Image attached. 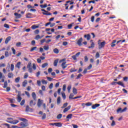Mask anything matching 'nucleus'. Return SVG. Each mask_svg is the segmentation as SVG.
<instances>
[{"instance_id": "obj_50", "label": "nucleus", "mask_w": 128, "mask_h": 128, "mask_svg": "<svg viewBox=\"0 0 128 128\" xmlns=\"http://www.w3.org/2000/svg\"><path fill=\"white\" fill-rule=\"evenodd\" d=\"M36 48H38V47L36 46L34 47L30 50V52H34V50H36Z\"/></svg>"}, {"instance_id": "obj_46", "label": "nucleus", "mask_w": 128, "mask_h": 128, "mask_svg": "<svg viewBox=\"0 0 128 128\" xmlns=\"http://www.w3.org/2000/svg\"><path fill=\"white\" fill-rule=\"evenodd\" d=\"M42 82L43 84H48V81L44 80H42Z\"/></svg>"}, {"instance_id": "obj_6", "label": "nucleus", "mask_w": 128, "mask_h": 128, "mask_svg": "<svg viewBox=\"0 0 128 128\" xmlns=\"http://www.w3.org/2000/svg\"><path fill=\"white\" fill-rule=\"evenodd\" d=\"M42 102H44L43 100H40V99L38 100V104H37V106H38V108H40L42 104Z\"/></svg>"}, {"instance_id": "obj_2", "label": "nucleus", "mask_w": 128, "mask_h": 128, "mask_svg": "<svg viewBox=\"0 0 128 128\" xmlns=\"http://www.w3.org/2000/svg\"><path fill=\"white\" fill-rule=\"evenodd\" d=\"M98 46L99 50H102V48H104V46H106V42H98Z\"/></svg>"}, {"instance_id": "obj_42", "label": "nucleus", "mask_w": 128, "mask_h": 128, "mask_svg": "<svg viewBox=\"0 0 128 128\" xmlns=\"http://www.w3.org/2000/svg\"><path fill=\"white\" fill-rule=\"evenodd\" d=\"M42 14H44V16H52V14L51 13H48V12H47V13H46V12H42Z\"/></svg>"}, {"instance_id": "obj_28", "label": "nucleus", "mask_w": 128, "mask_h": 128, "mask_svg": "<svg viewBox=\"0 0 128 128\" xmlns=\"http://www.w3.org/2000/svg\"><path fill=\"white\" fill-rule=\"evenodd\" d=\"M40 6L41 8H46L48 6V4H45L44 5L40 4Z\"/></svg>"}, {"instance_id": "obj_54", "label": "nucleus", "mask_w": 128, "mask_h": 128, "mask_svg": "<svg viewBox=\"0 0 128 128\" xmlns=\"http://www.w3.org/2000/svg\"><path fill=\"white\" fill-rule=\"evenodd\" d=\"M12 50L13 52V54H16V50L14 48V47L12 48Z\"/></svg>"}, {"instance_id": "obj_36", "label": "nucleus", "mask_w": 128, "mask_h": 128, "mask_svg": "<svg viewBox=\"0 0 128 128\" xmlns=\"http://www.w3.org/2000/svg\"><path fill=\"white\" fill-rule=\"evenodd\" d=\"M60 104V96H58L57 98V104Z\"/></svg>"}, {"instance_id": "obj_17", "label": "nucleus", "mask_w": 128, "mask_h": 128, "mask_svg": "<svg viewBox=\"0 0 128 128\" xmlns=\"http://www.w3.org/2000/svg\"><path fill=\"white\" fill-rule=\"evenodd\" d=\"M20 126L22 127H20L21 128H26V126H28V125L26 124V123H24V122H22L20 124Z\"/></svg>"}, {"instance_id": "obj_45", "label": "nucleus", "mask_w": 128, "mask_h": 128, "mask_svg": "<svg viewBox=\"0 0 128 128\" xmlns=\"http://www.w3.org/2000/svg\"><path fill=\"white\" fill-rule=\"evenodd\" d=\"M80 76H82V74H79L76 78V80H80Z\"/></svg>"}, {"instance_id": "obj_7", "label": "nucleus", "mask_w": 128, "mask_h": 128, "mask_svg": "<svg viewBox=\"0 0 128 128\" xmlns=\"http://www.w3.org/2000/svg\"><path fill=\"white\" fill-rule=\"evenodd\" d=\"M66 64V62H62L61 64V66L63 70H64V68H68V64Z\"/></svg>"}, {"instance_id": "obj_8", "label": "nucleus", "mask_w": 128, "mask_h": 128, "mask_svg": "<svg viewBox=\"0 0 128 128\" xmlns=\"http://www.w3.org/2000/svg\"><path fill=\"white\" fill-rule=\"evenodd\" d=\"M18 98H17V100L18 102H20L22 101V97H20V92H18Z\"/></svg>"}, {"instance_id": "obj_48", "label": "nucleus", "mask_w": 128, "mask_h": 128, "mask_svg": "<svg viewBox=\"0 0 128 128\" xmlns=\"http://www.w3.org/2000/svg\"><path fill=\"white\" fill-rule=\"evenodd\" d=\"M68 106V102H66L63 104V106L62 107V108H64Z\"/></svg>"}, {"instance_id": "obj_55", "label": "nucleus", "mask_w": 128, "mask_h": 128, "mask_svg": "<svg viewBox=\"0 0 128 128\" xmlns=\"http://www.w3.org/2000/svg\"><path fill=\"white\" fill-rule=\"evenodd\" d=\"M46 114H44L42 116V120H46Z\"/></svg>"}, {"instance_id": "obj_12", "label": "nucleus", "mask_w": 128, "mask_h": 128, "mask_svg": "<svg viewBox=\"0 0 128 128\" xmlns=\"http://www.w3.org/2000/svg\"><path fill=\"white\" fill-rule=\"evenodd\" d=\"M84 38H86L87 40H90V34H85L84 35Z\"/></svg>"}, {"instance_id": "obj_44", "label": "nucleus", "mask_w": 128, "mask_h": 128, "mask_svg": "<svg viewBox=\"0 0 128 128\" xmlns=\"http://www.w3.org/2000/svg\"><path fill=\"white\" fill-rule=\"evenodd\" d=\"M72 24H74V23H72V24H68V30H70V28H72Z\"/></svg>"}, {"instance_id": "obj_9", "label": "nucleus", "mask_w": 128, "mask_h": 128, "mask_svg": "<svg viewBox=\"0 0 128 128\" xmlns=\"http://www.w3.org/2000/svg\"><path fill=\"white\" fill-rule=\"evenodd\" d=\"M98 106H100V104H93L92 106V110H96V108H98Z\"/></svg>"}, {"instance_id": "obj_56", "label": "nucleus", "mask_w": 128, "mask_h": 128, "mask_svg": "<svg viewBox=\"0 0 128 128\" xmlns=\"http://www.w3.org/2000/svg\"><path fill=\"white\" fill-rule=\"evenodd\" d=\"M37 84L39 86H40V84H42V82H40V80H37Z\"/></svg>"}, {"instance_id": "obj_62", "label": "nucleus", "mask_w": 128, "mask_h": 128, "mask_svg": "<svg viewBox=\"0 0 128 128\" xmlns=\"http://www.w3.org/2000/svg\"><path fill=\"white\" fill-rule=\"evenodd\" d=\"M4 28H10V26L8 24H4Z\"/></svg>"}, {"instance_id": "obj_49", "label": "nucleus", "mask_w": 128, "mask_h": 128, "mask_svg": "<svg viewBox=\"0 0 128 128\" xmlns=\"http://www.w3.org/2000/svg\"><path fill=\"white\" fill-rule=\"evenodd\" d=\"M44 50H48V48H50V47H48V46H44Z\"/></svg>"}, {"instance_id": "obj_31", "label": "nucleus", "mask_w": 128, "mask_h": 128, "mask_svg": "<svg viewBox=\"0 0 128 128\" xmlns=\"http://www.w3.org/2000/svg\"><path fill=\"white\" fill-rule=\"evenodd\" d=\"M58 60H56L54 61V66H58Z\"/></svg>"}, {"instance_id": "obj_41", "label": "nucleus", "mask_w": 128, "mask_h": 128, "mask_svg": "<svg viewBox=\"0 0 128 128\" xmlns=\"http://www.w3.org/2000/svg\"><path fill=\"white\" fill-rule=\"evenodd\" d=\"M126 42V40H118L116 42V44H118L120 42Z\"/></svg>"}, {"instance_id": "obj_22", "label": "nucleus", "mask_w": 128, "mask_h": 128, "mask_svg": "<svg viewBox=\"0 0 128 128\" xmlns=\"http://www.w3.org/2000/svg\"><path fill=\"white\" fill-rule=\"evenodd\" d=\"M32 98H33L34 100H36V93L34 92H32Z\"/></svg>"}, {"instance_id": "obj_11", "label": "nucleus", "mask_w": 128, "mask_h": 128, "mask_svg": "<svg viewBox=\"0 0 128 128\" xmlns=\"http://www.w3.org/2000/svg\"><path fill=\"white\" fill-rule=\"evenodd\" d=\"M11 38H12V37H10V36H9L7 38H6V39L5 40V44H8V42H10V40Z\"/></svg>"}, {"instance_id": "obj_21", "label": "nucleus", "mask_w": 128, "mask_h": 128, "mask_svg": "<svg viewBox=\"0 0 128 128\" xmlns=\"http://www.w3.org/2000/svg\"><path fill=\"white\" fill-rule=\"evenodd\" d=\"M8 76L9 78H14V74L12 72H9L8 74Z\"/></svg>"}, {"instance_id": "obj_58", "label": "nucleus", "mask_w": 128, "mask_h": 128, "mask_svg": "<svg viewBox=\"0 0 128 128\" xmlns=\"http://www.w3.org/2000/svg\"><path fill=\"white\" fill-rule=\"evenodd\" d=\"M96 58H100V53H98V52L96 53Z\"/></svg>"}, {"instance_id": "obj_63", "label": "nucleus", "mask_w": 128, "mask_h": 128, "mask_svg": "<svg viewBox=\"0 0 128 128\" xmlns=\"http://www.w3.org/2000/svg\"><path fill=\"white\" fill-rule=\"evenodd\" d=\"M76 70L74 69V68H72L70 70V72H76Z\"/></svg>"}, {"instance_id": "obj_4", "label": "nucleus", "mask_w": 128, "mask_h": 128, "mask_svg": "<svg viewBox=\"0 0 128 128\" xmlns=\"http://www.w3.org/2000/svg\"><path fill=\"white\" fill-rule=\"evenodd\" d=\"M27 68L28 69V72L30 73L32 72V63L29 62L27 65Z\"/></svg>"}, {"instance_id": "obj_27", "label": "nucleus", "mask_w": 128, "mask_h": 128, "mask_svg": "<svg viewBox=\"0 0 128 128\" xmlns=\"http://www.w3.org/2000/svg\"><path fill=\"white\" fill-rule=\"evenodd\" d=\"M20 62H18L16 65V68H20Z\"/></svg>"}, {"instance_id": "obj_3", "label": "nucleus", "mask_w": 128, "mask_h": 128, "mask_svg": "<svg viewBox=\"0 0 128 128\" xmlns=\"http://www.w3.org/2000/svg\"><path fill=\"white\" fill-rule=\"evenodd\" d=\"M126 110H128V108L126 107L124 108L123 110L122 109V108H118L116 112H118H118H125L126 111Z\"/></svg>"}, {"instance_id": "obj_43", "label": "nucleus", "mask_w": 128, "mask_h": 128, "mask_svg": "<svg viewBox=\"0 0 128 128\" xmlns=\"http://www.w3.org/2000/svg\"><path fill=\"white\" fill-rule=\"evenodd\" d=\"M66 84H64L63 85V86H62L63 92H66Z\"/></svg>"}, {"instance_id": "obj_39", "label": "nucleus", "mask_w": 128, "mask_h": 128, "mask_svg": "<svg viewBox=\"0 0 128 128\" xmlns=\"http://www.w3.org/2000/svg\"><path fill=\"white\" fill-rule=\"evenodd\" d=\"M32 16V14H30V13H28V14H26V18H32V16Z\"/></svg>"}, {"instance_id": "obj_15", "label": "nucleus", "mask_w": 128, "mask_h": 128, "mask_svg": "<svg viewBox=\"0 0 128 128\" xmlns=\"http://www.w3.org/2000/svg\"><path fill=\"white\" fill-rule=\"evenodd\" d=\"M90 42H92L90 46L88 47V48H94V43L92 42V40H90Z\"/></svg>"}, {"instance_id": "obj_32", "label": "nucleus", "mask_w": 128, "mask_h": 128, "mask_svg": "<svg viewBox=\"0 0 128 128\" xmlns=\"http://www.w3.org/2000/svg\"><path fill=\"white\" fill-rule=\"evenodd\" d=\"M72 92L74 94H78V90H76V88H74Z\"/></svg>"}, {"instance_id": "obj_26", "label": "nucleus", "mask_w": 128, "mask_h": 128, "mask_svg": "<svg viewBox=\"0 0 128 128\" xmlns=\"http://www.w3.org/2000/svg\"><path fill=\"white\" fill-rule=\"evenodd\" d=\"M30 106H36V103L34 104V100H31L30 102Z\"/></svg>"}, {"instance_id": "obj_1", "label": "nucleus", "mask_w": 128, "mask_h": 128, "mask_svg": "<svg viewBox=\"0 0 128 128\" xmlns=\"http://www.w3.org/2000/svg\"><path fill=\"white\" fill-rule=\"evenodd\" d=\"M116 84H118L119 86H122V88H126V86H124V84L122 82V81H119L118 82H112V86H116Z\"/></svg>"}, {"instance_id": "obj_47", "label": "nucleus", "mask_w": 128, "mask_h": 128, "mask_svg": "<svg viewBox=\"0 0 128 128\" xmlns=\"http://www.w3.org/2000/svg\"><path fill=\"white\" fill-rule=\"evenodd\" d=\"M42 38V36H40V35H37V36H36V40H40V38Z\"/></svg>"}, {"instance_id": "obj_20", "label": "nucleus", "mask_w": 128, "mask_h": 128, "mask_svg": "<svg viewBox=\"0 0 128 128\" xmlns=\"http://www.w3.org/2000/svg\"><path fill=\"white\" fill-rule=\"evenodd\" d=\"M71 106H68L67 108H65L63 111V112H66L69 110L70 109Z\"/></svg>"}, {"instance_id": "obj_13", "label": "nucleus", "mask_w": 128, "mask_h": 128, "mask_svg": "<svg viewBox=\"0 0 128 128\" xmlns=\"http://www.w3.org/2000/svg\"><path fill=\"white\" fill-rule=\"evenodd\" d=\"M32 108H30V106H26V112H32Z\"/></svg>"}, {"instance_id": "obj_59", "label": "nucleus", "mask_w": 128, "mask_h": 128, "mask_svg": "<svg viewBox=\"0 0 128 128\" xmlns=\"http://www.w3.org/2000/svg\"><path fill=\"white\" fill-rule=\"evenodd\" d=\"M88 68H85L82 72V74H86V72H88Z\"/></svg>"}, {"instance_id": "obj_37", "label": "nucleus", "mask_w": 128, "mask_h": 128, "mask_svg": "<svg viewBox=\"0 0 128 128\" xmlns=\"http://www.w3.org/2000/svg\"><path fill=\"white\" fill-rule=\"evenodd\" d=\"M54 52V54H58L59 51H58V49L55 48L53 50Z\"/></svg>"}, {"instance_id": "obj_24", "label": "nucleus", "mask_w": 128, "mask_h": 128, "mask_svg": "<svg viewBox=\"0 0 128 128\" xmlns=\"http://www.w3.org/2000/svg\"><path fill=\"white\" fill-rule=\"evenodd\" d=\"M10 68L11 72H14V64H10Z\"/></svg>"}, {"instance_id": "obj_53", "label": "nucleus", "mask_w": 128, "mask_h": 128, "mask_svg": "<svg viewBox=\"0 0 128 128\" xmlns=\"http://www.w3.org/2000/svg\"><path fill=\"white\" fill-rule=\"evenodd\" d=\"M32 68L35 70H36V64L34 63L32 64Z\"/></svg>"}, {"instance_id": "obj_10", "label": "nucleus", "mask_w": 128, "mask_h": 128, "mask_svg": "<svg viewBox=\"0 0 128 128\" xmlns=\"http://www.w3.org/2000/svg\"><path fill=\"white\" fill-rule=\"evenodd\" d=\"M82 38H80L77 42V44L80 46H82Z\"/></svg>"}, {"instance_id": "obj_61", "label": "nucleus", "mask_w": 128, "mask_h": 128, "mask_svg": "<svg viewBox=\"0 0 128 128\" xmlns=\"http://www.w3.org/2000/svg\"><path fill=\"white\" fill-rule=\"evenodd\" d=\"M8 56H9L8 52V51L5 52V56L6 58H8Z\"/></svg>"}, {"instance_id": "obj_38", "label": "nucleus", "mask_w": 128, "mask_h": 128, "mask_svg": "<svg viewBox=\"0 0 128 128\" xmlns=\"http://www.w3.org/2000/svg\"><path fill=\"white\" fill-rule=\"evenodd\" d=\"M20 78L18 77L15 79V82H20Z\"/></svg>"}, {"instance_id": "obj_19", "label": "nucleus", "mask_w": 128, "mask_h": 128, "mask_svg": "<svg viewBox=\"0 0 128 128\" xmlns=\"http://www.w3.org/2000/svg\"><path fill=\"white\" fill-rule=\"evenodd\" d=\"M84 104H85V106H92V103L90 102H87V103H86L85 104H82V106H84Z\"/></svg>"}, {"instance_id": "obj_64", "label": "nucleus", "mask_w": 128, "mask_h": 128, "mask_svg": "<svg viewBox=\"0 0 128 128\" xmlns=\"http://www.w3.org/2000/svg\"><path fill=\"white\" fill-rule=\"evenodd\" d=\"M12 128H22L18 127V126H12Z\"/></svg>"}, {"instance_id": "obj_60", "label": "nucleus", "mask_w": 128, "mask_h": 128, "mask_svg": "<svg viewBox=\"0 0 128 128\" xmlns=\"http://www.w3.org/2000/svg\"><path fill=\"white\" fill-rule=\"evenodd\" d=\"M25 94H26V96H28V98H30V93L26 91H25Z\"/></svg>"}, {"instance_id": "obj_33", "label": "nucleus", "mask_w": 128, "mask_h": 128, "mask_svg": "<svg viewBox=\"0 0 128 128\" xmlns=\"http://www.w3.org/2000/svg\"><path fill=\"white\" fill-rule=\"evenodd\" d=\"M38 28V26H36V24L32 26L31 27V28H32V30H36V28Z\"/></svg>"}, {"instance_id": "obj_40", "label": "nucleus", "mask_w": 128, "mask_h": 128, "mask_svg": "<svg viewBox=\"0 0 128 128\" xmlns=\"http://www.w3.org/2000/svg\"><path fill=\"white\" fill-rule=\"evenodd\" d=\"M62 96L64 100H66V94H64V92H62Z\"/></svg>"}, {"instance_id": "obj_35", "label": "nucleus", "mask_w": 128, "mask_h": 128, "mask_svg": "<svg viewBox=\"0 0 128 128\" xmlns=\"http://www.w3.org/2000/svg\"><path fill=\"white\" fill-rule=\"evenodd\" d=\"M72 118V114H68L66 116V118H68L69 120H70V118Z\"/></svg>"}, {"instance_id": "obj_29", "label": "nucleus", "mask_w": 128, "mask_h": 128, "mask_svg": "<svg viewBox=\"0 0 128 128\" xmlns=\"http://www.w3.org/2000/svg\"><path fill=\"white\" fill-rule=\"evenodd\" d=\"M62 114H58L56 118H57L58 120H60V118H62Z\"/></svg>"}, {"instance_id": "obj_34", "label": "nucleus", "mask_w": 128, "mask_h": 128, "mask_svg": "<svg viewBox=\"0 0 128 128\" xmlns=\"http://www.w3.org/2000/svg\"><path fill=\"white\" fill-rule=\"evenodd\" d=\"M8 87V82L6 81L4 82V88H6Z\"/></svg>"}, {"instance_id": "obj_51", "label": "nucleus", "mask_w": 128, "mask_h": 128, "mask_svg": "<svg viewBox=\"0 0 128 128\" xmlns=\"http://www.w3.org/2000/svg\"><path fill=\"white\" fill-rule=\"evenodd\" d=\"M24 102H26V100H22L20 104V106H24Z\"/></svg>"}, {"instance_id": "obj_14", "label": "nucleus", "mask_w": 128, "mask_h": 128, "mask_svg": "<svg viewBox=\"0 0 128 128\" xmlns=\"http://www.w3.org/2000/svg\"><path fill=\"white\" fill-rule=\"evenodd\" d=\"M14 14L16 18H22V14H18V12H15Z\"/></svg>"}, {"instance_id": "obj_25", "label": "nucleus", "mask_w": 128, "mask_h": 128, "mask_svg": "<svg viewBox=\"0 0 128 128\" xmlns=\"http://www.w3.org/2000/svg\"><path fill=\"white\" fill-rule=\"evenodd\" d=\"M74 94L71 93L69 96V100H74Z\"/></svg>"}, {"instance_id": "obj_5", "label": "nucleus", "mask_w": 128, "mask_h": 128, "mask_svg": "<svg viewBox=\"0 0 128 128\" xmlns=\"http://www.w3.org/2000/svg\"><path fill=\"white\" fill-rule=\"evenodd\" d=\"M7 122H9V124H18V122H20V121L15 120L12 121H7Z\"/></svg>"}, {"instance_id": "obj_18", "label": "nucleus", "mask_w": 128, "mask_h": 128, "mask_svg": "<svg viewBox=\"0 0 128 128\" xmlns=\"http://www.w3.org/2000/svg\"><path fill=\"white\" fill-rule=\"evenodd\" d=\"M19 120H21V122H28V120L24 118H18Z\"/></svg>"}, {"instance_id": "obj_16", "label": "nucleus", "mask_w": 128, "mask_h": 128, "mask_svg": "<svg viewBox=\"0 0 128 128\" xmlns=\"http://www.w3.org/2000/svg\"><path fill=\"white\" fill-rule=\"evenodd\" d=\"M55 126L58 128H61V126H62V124L60 122H55Z\"/></svg>"}, {"instance_id": "obj_57", "label": "nucleus", "mask_w": 128, "mask_h": 128, "mask_svg": "<svg viewBox=\"0 0 128 128\" xmlns=\"http://www.w3.org/2000/svg\"><path fill=\"white\" fill-rule=\"evenodd\" d=\"M46 78L48 80H49V82H52L53 80L52 78L50 77H48V76H47Z\"/></svg>"}, {"instance_id": "obj_52", "label": "nucleus", "mask_w": 128, "mask_h": 128, "mask_svg": "<svg viewBox=\"0 0 128 128\" xmlns=\"http://www.w3.org/2000/svg\"><path fill=\"white\" fill-rule=\"evenodd\" d=\"M21 44H22V42H17L16 44V46H17L18 48H20V46Z\"/></svg>"}, {"instance_id": "obj_30", "label": "nucleus", "mask_w": 128, "mask_h": 128, "mask_svg": "<svg viewBox=\"0 0 128 128\" xmlns=\"http://www.w3.org/2000/svg\"><path fill=\"white\" fill-rule=\"evenodd\" d=\"M48 66V64L44 63L42 64V68H46V66Z\"/></svg>"}, {"instance_id": "obj_23", "label": "nucleus", "mask_w": 128, "mask_h": 128, "mask_svg": "<svg viewBox=\"0 0 128 128\" xmlns=\"http://www.w3.org/2000/svg\"><path fill=\"white\" fill-rule=\"evenodd\" d=\"M26 84H28V80H24L22 82V86H24V88H26Z\"/></svg>"}]
</instances>
